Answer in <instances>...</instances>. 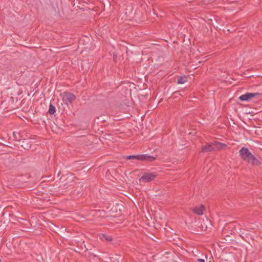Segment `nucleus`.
<instances>
[{"instance_id": "obj_1", "label": "nucleus", "mask_w": 262, "mask_h": 262, "mask_svg": "<svg viewBox=\"0 0 262 262\" xmlns=\"http://www.w3.org/2000/svg\"><path fill=\"white\" fill-rule=\"evenodd\" d=\"M242 159L253 167L259 166L261 163L247 148L242 147L239 151Z\"/></svg>"}, {"instance_id": "obj_2", "label": "nucleus", "mask_w": 262, "mask_h": 262, "mask_svg": "<svg viewBox=\"0 0 262 262\" xmlns=\"http://www.w3.org/2000/svg\"><path fill=\"white\" fill-rule=\"evenodd\" d=\"M126 159L127 160H133L136 159L138 161H146L148 162H152L155 161L156 159V157H154L151 156H148L147 155H132L128 156L126 157Z\"/></svg>"}, {"instance_id": "obj_3", "label": "nucleus", "mask_w": 262, "mask_h": 262, "mask_svg": "<svg viewBox=\"0 0 262 262\" xmlns=\"http://www.w3.org/2000/svg\"><path fill=\"white\" fill-rule=\"evenodd\" d=\"M157 177V174L155 172H145L139 179L140 182L144 183H149L154 181Z\"/></svg>"}, {"instance_id": "obj_4", "label": "nucleus", "mask_w": 262, "mask_h": 262, "mask_svg": "<svg viewBox=\"0 0 262 262\" xmlns=\"http://www.w3.org/2000/svg\"><path fill=\"white\" fill-rule=\"evenodd\" d=\"M261 96L262 94L258 92L247 93L245 94L241 95L239 97V99L241 100V101H247L253 98H259L261 97Z\"/></svg>"}, {"instance_id": "obj_5", "label": "nucleus", "mask_w": 262, "mask_h": 262, "mask_svg": "<svg viewBox=\"0 0 262 262\" xmlns=\"http://www.w3.org/2000/svg\"><path fill=\"white\" fill-rule=\"evenodd\" d=\"M123 208V204L122 202L113 204L109 210L111 214H115L121 211Z\"/></svg>"}, {"instance_id": "obj_6", "label": "nucleus", "mask_w": 262, "mask_h": 262, "mask_svg": "<svg viewBox=\"0 0 262 262\" xmlns=\"http://www.w3.org/2000/svg\"><path fill=\"white\" fill-rule=\"evenodd\" d=\"M49 226L50 230H53L54 228H55L57 230L58 234H60L61 236H66V229L64 227H61L60 228L58 229L54 224L51 222H49Z\"/></svg>"}, {"instance_id": "obj_7", "label": "nucleus", "mask_w": 262, "mask_h": 262, "mask_svg": "<svg viewBox=\"0 0 262 262\" xmlns=\"http://www.w3.org/2000/svg\"><path fill=\"white\" fill-rule=\"evenodd\" d=\"M191 210L194 214L198 215H202L204 214L205 211V207L203 205H201L199 206H195L191 208Z\"/></svg>"}, {"instance_id": "obj_8", "label": "nucleus", "mask_w": 262, "mask_h": 262, "mask_svg": "<svg viewBox=\"0 0 262 262\" xmlns=\"http://www.w3.org/2000/svg\"><path fill=\"white\" fill-rule=\"evenodd\" d=\"M213 151H215V148L212 142L211 143H207L205 146H202L200 152L204 153Z\"/></svg>"}, {"instance_id": "obj_9", "label": "nucleus", "mask_w": 262, "mask_h": 262, "mask_svg": "<svg viewBox=\"0 0 262 262\" xmlns=\"http://www.w3.org/2000/svg\"><path fill=\"white\" fill-rule=\"evenodd\" d=\"M63 95L66 97L67 100L70 103H72L76 99L75 96L71 93L65 92L63 93Z\"/></svg>"}, {"instance_id": "obj_10", "label": "nucleus", "mask_w": 262, "mask_h": 262, "mask_svg": "<svg viewBox=\"0 0 262 262\" xmlns=\"http://www.w3.org/2000/svg\"><path fill=\"white\" fill-rule=\"evenodd\" d=\"M213 145H214V147L215 148V151L220 150L227 146V145L225 144L220 143L217 141L213 142Z\"/></svg>"}, {"instance_id": "obj_11", "label": "nucleus", "mask_w": 262, "mask_h": 262, "mask_svg": "<svg viewBox=\"0 0 262 262\" xmlns=\"http://www.w3.org/2000/svg\"><path fill=\"white\" fill-rule=\"evenodd\" d=\"M202 230L206 231L208 226H211V222L207 218L204 220L201 224Z\"/></svg>"}, {"instance_id": "obj_12", "label": "nucleus", "mask_w": 262, "mask_h": 262, "mask_svg": "<svg viewBox=\"0 0 262 262\" xmlns=\"http://www.w3.org/2000/svg\"><path fill=\"white\" fill-rule=\"evenodd\" d=\"M187 81V79L185 75L181 76L178 79L177 82L178 84H183Z\"/></svg>"}, {"instance_id": "obj_13", "label": "nucleus", "mask_w": 262, "mask_h": 262, "mask_svg": "<svg viewBox=\"0 0 262 262\" xmlns=\"http://www.w3.org/2000/svg\"><path fill=\"white\" fill-rule=\"evenodd\" d=\"M136 50L134 47H130L126 50V54L128 56H132L134 54V52Z\"/></svg>"}, {"instance_id": "obj_14", "label": "nucleus", "mask_w": 262, "mask_h": 262, "mask_svg": "<svg viewBox=\"0 0 262 262\" xmlns=\"http://www.w3.org/2000/svg\"><path fill=\"white\" fill-rule=\"evenodd\" d=\"M55 112V108L54 107V106L50 104V106H49V113L51 115H53Z\"/></svg>"}, {"instance_id": "obj_15", "label": "nucleus", "mask_w": 262, "mask_h": 262, "mask_svg": "<svg viewBox=\"0 0 262 262\" xmlns=\"http://www.w3.org/2000/svg\"><path fill=\"white\" fill-rule=\"evenodd\" d=\"M108 262H119L118 258L115 256L111 257L109 258Z\"/></svg>"}, {"instance_id": "obj_16", "label": "nucleus", "mask_w": 262, "mask_h": 262, "mask_svg": "<svg viewBox=\"0 0 262 262\" xmlns=\"http://www.w3.org/2000/svg\"><path fill=\"white\" fill-rule=\"evenodd\" d=\"M23 144H22L21 146L23 147L25 149L29 147L28 144L26 141H23Z\"/></svg>"}, {"instance_id": "obj_17", "label": "nucleus", "mask_w": 262, "mask_h": 262, "mask_svg": "<svg viewBox=\"0 0 262 262\" xmlns=\"http://www.w3.org/2000/svg\"><path fill=\"white\" fill-rule=\"evenodd\" d=\"M117 55H118V54L116 52H114L113 53V60L115 62H116Z\"/></svg>"}, {"instance_id": "obj_18", "label": "nucleus", "mask_w": 262, "mask_h": 262, "mask_svg": "<svg viewBox=\"0 0 262 262\" xmlns=\"http://www.w3.org/2000/svg\"><path fill=\"white\" fill-rule=\"evenodd\" d=\"M105 239L107 241L111 242L112 241L113 238L112 236H107L105 237Z\"/></svg>"}, {"instance_id": "obj_19", "label": "nucleus", "mask_w": 262, "mask_h": 262, "mask_svg": "<svg viewBox=\"0 0 262 262\" xmlns=\"http://www.w3.org/2000/svg\"><path fill=\"white\" fill-rule=\"evenodd\" d=\"M197 262H205V260L203 259H198Z\"/></svg>"}, {"instance_id": "obj_20", "label": "nucleus", "mask_w": 262, "mask_h": 262, "mask_svg": "<svg viewBox=\"0 0 262 262\" xmlns=\"http://www.w3.org/2000/svg\"><path fill=\"white\" fill-rule=\"evenodd\" d=\"M152 13L154 15H155L156 17H158V15H157V14H156L154 12V11L153 10V12H152Z\"/></svg>"}, {"instance_id": "obj_21", "label": "nucleus", "mask_w": 262, "mask_h": 262, "mask_svg": "<svg viewBox=\"0 0 262 262\" xmlns=\"http://www.w3.org/2000/svg\"><path fill=\"white\" fill-rule=\"evenodd\" d=\"M13 135L14 136V138H16L15 133L14 132L13 133Z\"/></svg>"}]
</instances>
